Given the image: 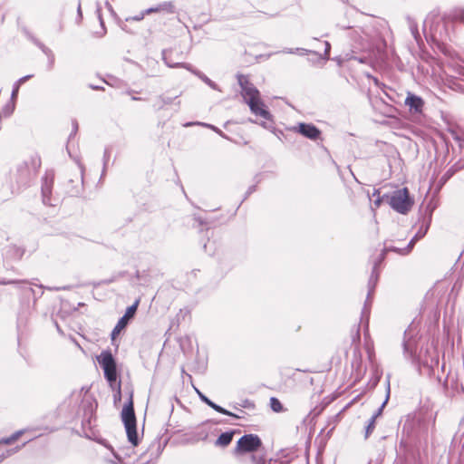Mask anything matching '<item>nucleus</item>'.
I'll use <instances>...</instances> for the list:
<instances>
[{
	"label": "nucleus",
	"instance_id": "1",
	"mask_svg": "<svg viewBox=\"0 0 464 464\" xmlns=\"http://www.w3.org/2000/svg\"><path fill=\"white\" fill-rule=\"evenodd\" d=\"M41 164V158L36 153L17 164L14 178L19 188H26L31 185L37 177Z\"/></svg>",
	"mask_w": 464,
	"mask_h": 464
},
{
	"label": "nucleus",
	"instance_id": "2",
	"mask_svg": "<svg viewBox=\"0 0 464 464\" xmlns=\"http://www.w3.org/2000/svg\"><path fill=\"white\" fill-rule=\"evenodd\" d=\"M238 84L245 102L250 107L252 113L256 116H269L265 109V104L260 99L259 91L248 81L247 76L237 75Z\"/></svg>",
	"mask_w": 464,
	"mask_h": 464
},
{
	"label": "nucleus",
	"instance_id": "3",
	"mask_svg": "<svg viewBox=\"0 0 464 464\" xmlns=\"http://www.w3.org/2000/svg\"><path fill=\"white\" fill-rule=\"evenodd\" d=\"M121 420L124 423L128 440L137 446L139 443V436L137 432L136 417L133 408L132 392H130V398L121 411Z\"/></svg>",
	"mask_w": 464,
	"mask_h": 464
},
{
	"label": "nucleus",
	"instance_id": "4",
	"mask_svg": "<svg viewBox=\"0 0 464 464\" xmlns=\"http://www.w3.org/2000/svg\"><path fill=\"white\" fill-rule=\"evenodd\" d=\"M385 199L392 208L401 214H406L412 206V201L410 198L408 189L406 188L393 191L390 196L385 195L382 200ZM382 199L378 198L374 204L380 206Z\"/></svg>",
	"mask_w": 464,
	"mask_h": 464
},
{
	"label": "nucleus",
	"instance_id": "5",
	"mask_svg": "<svg viewBox=\"0 0 464 464\" xmlns=\"http://www.w3.org/2000/svg\"><path fill=\"white\" fill-rule=\"evenodd\" d=\"M100 366L102 368L104 377L109 383V386H114L120 383L118 380L117 366L115 359L110 351H103L97 357Z\"/></svg>",
	"mask_w": 464,
	"mask_h": 464
},
{
	"label": "nucleus",
	"instance_id": "6",
	"mask_svg": "<svg viewBox=\"0 0 464 464\" xmlns=\"http://www.w3.org/2000/svg\"><path fill=\"white\" fill-rule=\"evenodd\" d=\"M162 59L168 67H169V68H179V67L185 68L186 70L191 72L193 74L198 76L206 84H208L211 89L220 91L217 83H215L212 80H210L207 75H205L201 72L194 69L189 63H179V62L174 61V59L172 58L171 51L163 50L162 51Z\"/></svg>",
	"mask_w": 464,
	"mask_h": 464
},
{
	"label": "nucleus",
	"instance_id": "7",
	"mask_svg": "<svg viewBox=\"0 0 464 464\" xmlns=\"http://www.w3.org/2000/svg\"><path fill=\"white\" fill-rule=\"evenodd\" d=\"M262 445L260 438L256 434H246L237 442L233 453L234 455H242L248 452L256 451Z\"/></svg>",
	"mask_w": 464,
	"mask_h": 464
},
{
	"label": "nucleus",
	"instance_id": "8",
	"mask_svg": "<svg viewBox=\"0 0 464 464\" xmlns=\"http://www.w3.org/2000/svg\"><path fill=\"white\" fill-rule=\"evenodd\" d=\"M54 183V173L52 170H47L42 179V201L46 206H53L52 199V191Z\"/></svg>",
	"mask_w": 464,
	"mask_h": 464
},
{
	"label": "nucleus",
	"instance_id": "9",
	"mask_svg": "<svg viewBox=\"0 0 464 464\" xmlns=\"http://www.w3.org/2000/svg\"><path fill=\"white\" fill-rule=\"evenodd\" d=\"M379 264H380V262H378V260H375L373 263L372 271L371 276L368 281V295H367V298H366L364 306L362 311V318L363 317L368 318L369 314H370V307L368 305H370V304H371L370 297H371V295L373 293L374 288L377 284V281H378L379 276H378V272H377V266Z\"/></svg>",
	"mask_w": 464,
	"mask_h": 464
},
{
	"label": "nucleus",
	"instance_id": "10",
	"mask_svg": "<svg viewBox=\"0 0 464 464\" xmlns=\"http://www.w3.org/2000/svg\"><path fill=\"white\" fill-rule=\"evenodd\" d=\"M96 407L97 403L93 399L87 397L82 400V408L83 410V416L82 426L83 429L92 428V420L94 417Z\"/></svg>",
	"mask_w": 464,
	"mask_h": 464
},
{
	"label": "nucleus",
	"instance_id": "11",
	"mask_svg": "<svg viewBox=\"0 0 464 464\" xmlns=\"http://www.w3.org/2000/svg\"><path fill=\"white\" fill-rule=\"evenodd\" d=\"M139 305V300H137L132 305L129 306L122 317H121L111 331V339H115L117 335L127 326L129 321L135 315Z\"/></svg>",
	"mask_w": 464,
	"mask_h": 464
},
{
	"label": "nucleus",
	"instance_id": "12",
	"mask_svg": "<svg viewBox=\"0 0 464 464\" xmlns=\"http://www.w3.org/2000/svg\"><path fill=\"white\" fill-rule=\"evenodd\" d=\"M419 361L424 367L433 370L439 364V355L436 349L427 347L424 353L420 351Z\"/></svg>",
	"mask_w": 464,
	"mask_h": 464
},
{
	"label": "nucleus",
	"instance_id": "13",
	"mask_svg": "<svg viewBox=\"0 0 464 464\" xmlns=\"http://www.w3.org/2000/svg\"><path fill=\"white\" fill-rule=\"evenodd\" d=\"M295 130L304 137L313 140H316L320 138L321 135L319 129L309 123H299L296 127H295Z\"/></svg>",
	"mask_w": 464,
	"mask_h": 464
},
{
	"label": "nucleus",
	"instance_id": "14",
	"mask_svg": "<svg viewBox=\"0 0 464 464\" xmlns=\"http://www.w3.org/2000/svg\"><path fill=\"white\" fill-rule=\"evenodd\" d=\"M403 353L406 358H413L415 354L416 341L412 338L411 329L404 332V339L402 343Z\"/></svg>",
	"mask_w": 464,
	"mask_h": 464
},
{
	"label": "nucleus",
	"instance_id": "15",
	"mask_svg": "<svg viewBox=\"0 0 464 464\" xmlns=\"http://www.w3.org/2000/svg\"><path fill=\"white\" fill-rule=\"evenodd\" d=\"M405 105L409 107L411 113H421L424 101L420 96L409 92L405 99Z\"/></svg>",
	"mask_w": 464,
	"mask_h": 464
},
{
	"label": "nucleus",
	"instance_id": "16",
	"mask_svg": "<svg viewBox=\"0 0 464 464\" xmlns=\"http://www.w3.org/2000/svg\"><path fill=\"white\" fill-rule=\"evenodd\" d=\"M196 392H197L198 397L200 398V400L203 402H205L207 405L211 407L213 410H215L216 411L222 413L224 415L237 418V419L240 418V416L231 412V411H228L227 410H226V409L222 408L221 406L218 405L217 403L213 402L210 399H208L206 395H204L199 390L196 389Z\"/></svg>",
	"mask_w": 464,
	"mask_h": 464
},
{
	"label": "nucleus",
	"instance_id": "17",
	"mask_svg": "<svg viewBox=\"0 0 464 464\" xmlns=\"http://www.w3.org/2000/svg\"><path fill=\"white\" fill-rule=\"evenodd\" d=\"M0 285H15L18 286V288H20L23 291L24 295H26L27 297H29L30 295H34V290L31 286H28V285L30 284L25 280L0 279Z\"/></svg>",
	"mask_w": 464,
	"mask_h": 464
},
{
	"label": "nucleus",
	"instance_id": "18",
	"mask_svg": "<svg viewBox=\"0 0 464 464\" xmlns=\"http://www.w3.org/2000/svg\"><path fill=\"white\" fill-rule=\"evenodd\" d=\"M218 424L217 421L208 420L202 423L195 431L194 437L198 440H206L209 435L211 425Z\"/></svg>",
	"mask_w": 464,
	"mask_h": 464
},
{
	"label": "nucleus",
	"instance_id": "19",
	"mask_svg": "<svg viewBox=\"0 0 464 464\" xmlns=\"http://www.w3.org/2000/svg\"><path fill=\"white\" fill-rule=\"evenodd\" d=\"M236 430L226 431L220 434V436L215 441V446L225 448L227 447L234 437Z\"/></svg>",
	"mask_w": 464,
	"mask_h": 464
},
{
	"label": "nucleus",
	"instance_id": "20",
	"mask_svg": "<svg viewBox=\"0 0 464 464\" xmlns=\"http://www.w3.org/2000/svg\"><path fill=\"white\" fill-rule=\"evenodd\" d=\"M156 12H166L173 14L175 12V6L171 2H165L160 4L156 7L149 8L145 11L146 14L156 13Z\"/></svg>",
	"mask_w": 464,
	"mask_h": 464
},
{
	"label": "nucleus",
	"instance_id": "21",
	"mask_svg": "<svg viewBox=\"0 0 464 464\" xmlns=\"http://www.w3.org/2000/svg\"><path fill=\"white\" fill-rule=\"evenodd\" d=\"M24 253V250L16 246H10L5 251V256L8 258L20 259Z\"/></svg>",
	"mask_w": 464,
	"mask_h": 464
},
{
	"label": "nucleus",
	"instance_id": "22",
	"mask_svg": "<svg viewBox=\"0 0 464 464\" xmlns=\"http://www.w3.org/2000/svg\"><path fill=\"white\" fill-rule=\"evenodd\" d=\"M19 88H20V84L15 82L14 85L13 92H12L11 99L8 102L7 105L5 106V108L4 109V113L5 114H10V113H12L14 111V99L16 97V95L18 93V91H19Z\"/></svg>",
	"mask_w": 464,
	"mask_h": 464
},
{
	"label": "nucleus",
	"instance_id": "23",
	"mask_svg": "<svg viewBox=\"0 0 464 464\" xmlns=\"http://www.w3.org/2000/svg\"><path fill=\"white\" fill-rule=\"evenodd\" d=\"M251 122L256 123L271 130L272 132L275 130L273 118H256L255 121L250 120Z\"/></svg>",
	"mask_w": 464,
	"mask_h": 464
},
{
	"label": "nucleus",
	"instance_id": "24",
	"mask_svg": "<svg viewBox=\"0 0 464 464\" xmlns=\"http://www.w3.org/2000/svg\"><path fill=\"white\" fill-rule=\"evenodd\" d=\"M400 250H402V248H399V247H395V246H388L385 245L382 253L379 255V256L377 257L376 260H378V262L382 263V260L385 258L386 253L392 251V252L400 254Z\"/></svg>",
	"mask_w": 464,
	"mask_h": 464
},
{
	"label": "nucleus",
	"instance_id": "25",
	"mask_svg": "<svg viewBox=\"0 0 464 464\" xmlns=\"http://www.w3.org/2000/svg\"><path fill=\"white\" fill-rule=\"evenodd\" d=\"M270 407L275 412H282L285 411L281 401L275 397L270 398Z\"/></svg>",
	"mask_w": 464,
	"mask_h": 464
},
{
	"label": "nucleus",
	"instance_id": "26",
	"mask_svg": "<svg viewBox=\"0 0 464 464\" xmlns=\"http://www.w3.org/2000/svg\"><path fill=\"white\" fill-rule=\"evenodd\" d=\"M23 430H17L14 434H12L10 437L3 438L0 440V444H11L17 440L20 436L23 434Z\"/></svg>",
	"mask_w": 464,
	"mask_h": 464
},
{
	"label": "nucleus",
	"instance_id": "27",
	"mask_svg": "<svg viewBox=\"0 0 464 464\" xmlns=\"http://www.w3.org/2000/svg\"><path fill=\"white\" fill-rule=\"evenodd\" d=\"M110 387L114 392L113 401H114V403L117 404L118 402H120L121 401V382L117 383L114 386H110Z\"/></svg>",
	"mask_w": 464,
	"mask_h": 464
},
{
	"label": "nucleus",
	"instance_id": "28",
	"mask_svg": "<svg viewBox=\"0 0 464 464\" xmlns=\"http://www.w3.org/2000/svg\"><path fill=\"white\" fill-rule=\"evenodd\" d=\"M389 397H390V384L388 383L386 398H385L384 401L382 403V405L379 407V409L373 413L372 418H374V420H376L379 416L382 415L383 408L385 407V405L389 400Z\"/></svg>",
	"mask_w": 464,
	"mask_h": 464
},
{
	"label": "nucleus",
	"instance_id": "29",
	"mask_svg": "<svg viewBox=\"0 0 464 464\" xmlns=\"http://www.w3.org/2000/svg\"><path fill=\"white\" fill-rule=\"evenodd\" d=\"M375 422H376V420H374V418H372L369 420V422L367 424V426L365 427V439H367L374 430L375 429Z\"/></svg>",
	"mask_w": 464,
	"mask_h": 464
},
{
	"label": "nucleus",
	"instance_id": "30",
	"mask_svg": "<svg viewBox=\"0 0 464 464\" xmlns=\"http://www.w3.org/2000/svg\"><path fill=\"white\" fill-rule=\"evenodd\" d=\"M111 147H106L105 150H104V153H103V170H102V174L105 172V169H106L107 164L109 162V160H110V157H111Z\"/></svg>",
	"mask_w": 464,
	"mask_h": 464
},
{
	"label": "nucleus",
	"instance_id": "31",
	"mask_svg": "<svg viewBox=\"0 0 464 464\" xmlns=\"http://www.w3.org/2000/svg\"><path fill=\"white\" fill-rule=\"evenodd\" d=\"M416 241H417V239L415 237H413L409 242V244L407 245L406 247H403L402 250H400V255H407V254H409L411 251V249L413 248V246H414Z\"/></svg>",
	"mask_w": 464,
	"mask_h": 464
},
{
	"label": "nucleus",
	"instance_id": "32",
	"mask_svg": "<svg viewBox=\"0 0 464 464\" xmlns=\"http://www.w3.org/2000/svg\"><path fill=\"white\" fill-rule=\"evenodd\" d=\"M416 241H417V239L415 237H413L409 242V244L407 245L406 247H403L402 250H400V255H407V254H409L411 251V249L413 248V246H414Z\"/></svg>",
	"mask_w": 464,
	"mask_h": 464
},
{
	"label": "nucleus",
	"instance_id": "33",
	"mask_svg": "<svg viewBox=\"0 0 464 464\" xmlns=\"http://www.w3.org/2000/svg\"><path fill=\"white\" fill-rule=\"evenodd\" d=\"M240 406L243 408H246V409H254L255 403L252 401L246 399V400L242 401V402L240 403Z\"/></svg>",
	"mask_w": 464,
	"mask_h": 464
},
{
	"label": "nucleus",
	"instance_id": "34",
	"mask_svg": "<svg viewBox=\"0 0 464 464\" xmlns=\"http://www.w3.org/2000/svg\"><path fill=\"white\" fill-rule=\"evenodd\" d=\"M251 460L253 462V464H265L266 463V459H264V457H257L256 455H252L251 456Z\"/></svg>",
	"mask_w": 464,
	"mask_h": 464
},
{
	"label": "nucleus",
	"instance_id": "35",
	"mask_svg": "<svg viewBox=\"0 0 464 464\" xmlns=\"http://www.w3.org/2000/svg\"><path fill=\"white\" fill-rule=\"evenodd\" d=\"M72 132H71V134H70V136H69V140L72 139V137L73 135H75V134H76V132H77V130H78V127H79V126H78V122H77L76 121H72Z\"/></svg>",
	"mask_w": 464,
	"mask_h": 464
},
{
	"label": "nucleus",
	"instance_id": "36",
	"mask_svg": "<svg viewBox=\"0 0 464 464\" xmlns=\"http://www.w3.org/2000/svg\"><path fill=\"white\" fill-rule=\"evenodd\" d=\"M16 450H17V449L16 450H10L6 451V454L0 455V462L3 461V459H5L6 457L11 456Z\"/></svg>",
	"mask_w": 464,
	"mask_h": 464
},
{
	"label": "nucleus",
	"instance_id": "37",
	"mask_svg": "<svg viewBox=\"0 0 464 464\" xmlns=\"http://www.w3.org/2000/svg\"><path fill=\"white\" fill-rule=\"evenodd\" d=\"M78 167H79V169H80V179H81V182L82 184L83 183V173H84V167L82 163L78 162Z\"/></svg>",
	"mask_w": 464,
	"mask_h": 464
},
{
	"label": "nucleus",
	"instance_id": "38",
	"mask_svg": "<svg viewBox=\"0 0 464 464\" xmlns=\"http://www.w3.org/2000/svg\"><path fill=\"white\" fill-rule=\"evenodd\" d=\"M31 77H32V75L24 76V77L20 78L16 82L21 85L22 83L25 82Z\"/></svg>",
	"mask_w": 464,
	"mask_h": 464
},
{
	"label": "nucleus",
	"instance_id": "39",
	"mask_svg": "<svg viewBox=\"0 0 464 464\" xmlns=\"http://www.w3.org/2000/svg\"><path fill=\"white\" fill-rule=\"evenodd\" d=\"M325 55L328 56L329 55V52H330V48H331V45L328 42H325Z\"/></svg>",
	"mask_w": 464,
	"mask_h": 464
},
{
	"label": "nucleus",
	"instance_id": "40",
	"mask_svg": "<svg viewBox=\"0 0 464 464\" xmlns=\"http://www.w3.org/2000/svg\"><path fill=\"white\" fill-rule=\"evenodd\" d=\"M256 190V186L253 185V186H250L246 191V196L250 195L251 193H253L254 191Z\"/></svg>",
	"mask_w": 464,
	"mask_h": 464
},
{
	"label": "nucleus",
	"instance_id": "41",
	"mask_svg": "<svg viewBox=\"0 0 464 464\" xmlns=\"http://www.w3.org/2000/svg\"><path fill=\"white\" fill-rule=\"evenodd\" d=\"M427 229L422 233V232H418L416 235H415V238L418 240L419 238L422 237L425 233H426Z\"/></svg>",
	"mask_w": 464,
	"mask_h": 464
},
{
	"label": "nucleus",
	"instance_id": "42",
	"mask_svg": "<svg viewBox=\"0 0 464 464\" xmlns=\"http://www.w3.org/2000/svg\"><path fill=\"white\" fill-rule=\"evenodd\" d=\"M81 189L80 188H76V189H72L70 190V193L72 195V196H77L79 193H80Z\"/></svg>",
	"mask_w": 464,
	"mask_h": 464
},
{
	"label": "nucleus",
	"instance_id": "43",
	"mask_svg": "<svg viewBox=\"0 0 464 464\" xmlns=\"http://www.w3.org/2000/svg\"><path fill=\"white\" fill-rule=\"evenodd\" d=\"M195 219L198 222L199 225L206 224V222L199 217H195Z\"/></svg>",
	"mask_w": 464,
	"mask_h": 464
},
{
	"label": "nucleus",
	"instance_id": "44",
	"mask_svg": "<svg viewBox=\"0 0 464 464\" xmlns=\"http://www.w3.org/2000/svg\"><path fill=\"white\" fill-rule=\"evenodd\" d=\"M411 32L414 35V38L417 39V36H418V31H417V28L416 27H411Z\"/></svg>",
	"mask_w": 464,
	"mask_h": 464
},
{
	"label": "nucleus",
	"instance_id": "45",
	"mask_svg": "<svg viewBox=\"0 0 464 464\" xmlns=\"http://www.w3.org/2000/svg\"><path fill=\"white\" fill-rule=\"evenodd\" d=\"M26 316L24 315V318ZM23 320H24V314H19V315H18V324H22Z\"/></svg>",
	"mask_w": 464,
	"mask_h": 464
},
{
	"label": "nucleus",
	"instance_id": "46",
	"mask_svg": "<svg viewBox=\"0 0 464 464\" xmlns=\"http://www.w3.org/2000/svg\"><path fill=\"white\" fill-rule=\"evenodd\" d=\"M143 17H144V14H141L139 16L133 17V20L140 21V20L143 19Z\"/></svg>",
	"mask_w": 464,
	"mask_h": 464
},
{
	"label": "nucleus",
	"instance_id": "47",
	"mask_svg": "<svg viewBox=\"0 0 464 464\" xmlns=\"http://www.w3.org/2000/svg\"><path fill=\"white\" fill-rule=\"evenodd\" d=\"M90 87L93 90H100L102 89L101 87L97 86V85H90Z\"/></svg>",
	"mask_w": 464,
	"mask_h": 464
},
{
	"label": "nucleus",
	"instance_id": "48",
	"mask_svg": "<svg viewBox=\"0 0 464 464\" xmlns=\"http://www.w3.org/2000/svg\"><path fill=\"white\" fill-rule=\"evenodd\" d=\"M39 46L43 49L44 53H47L48 50L44 47V45L39 44Z\"/></svg>",
	"mask_w": 464,
	"mask_h": 464
},
{
	"label": "nucleus",
	"instance_id": "49",
	"mask_svg": "<svg viewBox=\"0 0 464 464\" xmlns=\"http://www.w3.org/2000/svg\"><path fill=\"white\" fill-rule=\"evenodd\" d=\"M106 6L108 7L109 10H111V11L112 10V6L110 3L107 2Z\"/></svg>",
	"mask_w": 464,
	"mask_h": 464
},
{
	"label": "nucleus",
	"instance_id": "50",
	"mask_svg": "<svg viewBox=\"0 0 464 464\" xmlns=\"http://www.w3.org/2000/svg\"><path fill=\"white\" fill-rule=\"evenodd\" d=\"M205 126L213 129L214 130L218 131V130L213 125L205 124Z\"/></svg>",
	"mask_w": 464,
	"mask_h": 464
},
{
	"label": "nucleus",
	"instance_id": "51",
	"mask_svg": "<svg viewBox=\"0 0 464 464\" xmlns=\"http://www.w3.org/2000/svg\"><path fill=\"white\" fill-rule=\"evenodd\" d=\"M195 123H191V122H188V123H184L183 126H190V125H194ZM196 124H199L198 122H197Z\"/></svg>",
	"mask_w": 464,
	"mask_h": 464
},
{
	"label": "nucleus",
	"instance_id": "52",
	"mask_svg": "<svg viewBox=\"0 0 464 464\" xmlns=\"http://www.w3.org/2000/svg\"><path fill=\"white\" fill-rule=\"evenodd\" d=\"M78 14H79V15H82V11H81V5H80L78 6Z\"/></svg>",
	"mask_w": 464,
	"mask_h": 464
},
{
	"label": "nucleus",
	"instance_id": "53",
	"mask_svg": "<svg viewBox=\"0 0 464 464\" xmlns=\"http://www.w3.org/2000/svg\"><path fill=\"white\" fill-rule=\"evenodd\" d=\"M229 123H230L229 121H227L225 124V127H227Z\"/></svg>",
	"mask_w": 464,
	"mask_h": 464
}]
</instances>
